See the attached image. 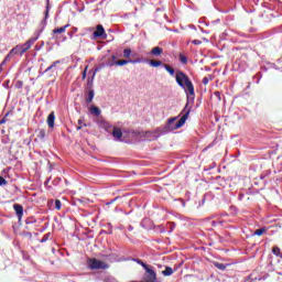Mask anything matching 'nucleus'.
<instances>
[{
    "instance_id": "1",
    "label": "nucleus",
    "mask_w": 282,
    "mask_h": 282,
    "mask_svg": "<svg viewBox=\"0 0 282 282\" xmlns=\"http://www.w3.org/2000/svg\"><path fill=\"white\" fill-rule=\"evenodd\" d=\"M176 83L183 89H186L189 96H195V87L193 86V82L184 74L183 72L176 73Z\"/></svg>"
},
{
    "instance_id": "2",
    "label": "nucleus",
    "mask_w": 282,
    "mask_h": 282,
    "mask_svg": "<svg viewBox=\"0 0 282 282\" xmlns=\"http://www.w3.org/2000/svg\"><path fill=\"white\" fill-rule=\"evenodd\" d=\"M191 113V110H187L185 115L173 126V122L177 120V117L170 118L167 120V124L170 129L175 130V129H181V127H184L186 124V120H188V115Z\"/></svg>"
},
{
    "instance_id": "3",
    "label": "nucleus",
    "mask_w": 282,
    "mask_h": 282,
    "mask_svg": "<svg viewBox=\"0 0 282 282\" xmlns=\"http://www.w3.org/2000/svg\"><path fill=\"white\" fill-rule=\"evenodd\" d=\"M88 268L90 270H108L109 264L101 260L93 258L88 260Z\"/></svg>"
},
{
    "instance_id": "4",
    "label": "nucleus",
    "mask_w": 282,
    "mask_h": 282,
    "mask_svg": "<svg viewBox=\"0 0 282 282\" xmlns=\"http://www.w3.org/2000/svg\"><path fill=\"white\" fill-rule=\"evenodd\" d=\"M17 54L21 55V45H17L15 47H13L9 54L4 57L3 62L0 65V72L3 70V65H6V63H9V61H12V57Z\"/></svg>"
},
{
    "instance_id": "5",
    "label": "nucleus",
    "mask_w": 282,
    "mask_h": 282,
    "mask_svg": "<svg viewBox=\"0 0 282 282\" xmlns=\"http://www.w3.org/2000/svg\"><path fill=\"white\" fill-rule=\"evenodd\" d=\"M39 36H41V33H37L36 36L31 37L28 42H25L24 44L20 45V56H23L24 52H26L28 50H30V47H32V45H34V43H36V41H39Z\"/></svg>"
},
{
    "instance_id": "6",
    "label": "nucleus",
    "mask_w": 282,
    "mask_h": 282,
    "mask_svg": "<svg viewBox=\"0 0 282 282\" xmlns=\"http://www.w3.org/2000/svg\"><path fill=\"white\" fill-rule=\"evenodd\" d=\"M39 36H41V33H37L36 36L31 37L28 42H25L24 44L20 45V56H23L24 52H26L28 50H30V47H32V45H34V43H36V41H39Z\"/></svg>"
},
{
    "instance_id": "7",
    "label": "nucleus",
    "mask_w": 282,
    "mask_h": 282,
    "mask_svg": "<svg viewBox=\"0 0 282 282\" xmlns=\"http://www.w3.org/2000/svg\"><path fill=\"white\" fill-rule=\"evenodd\" d=\"M39 36H41V33H37L36 36L31 37L28 42H25L24 44L20 45V56H23L24 52H26L28 50H30V47H32V45H34V43H36V41H39Z\"/></svg>"
},
{
    "instance_id": "8",
    "label": "nucleus",
    "mask_w": 282,
    "mask_h": 282,
    "mask_svg": "<svg viewBox=\"0 0 282 282\" xmlns=\"http://www.w3.org/2000/svg\"><path fill=\"white\" fill-rule=\"evenodd\" d=\"M147 275L144 282H158V274L153 270V267H148L145 269Z\"/></svg>"
},
{
    "instance_id": "9",
    "label": "nucleus",
    "mask_w": 282,
    "mask_h": 282,
    "mask_svg": "<svg viewBox=\"0 0 282 282\" xmlns=\"http://www.w3.org/2000/svg\"><path fill=\"white\" fill-rule=\"evenodd\" d=\"M94 39H107V33L102 24H98L96 31L93 33Z\"/></svg>"
},
{
    "instance_id": "10",
    "label": "nucleus",
    "mask_w": 282,
    "mask_h": 282,
    "mask_svg": "<svg viewBox=\"0 0 282 282\" xmlns=\"http://www.w3.org/2000/svg\"><path fill=\"white\" fill-rule=\"evenodd\" d=\"M150 67H163V69H166L167 72H173V68H171V66L165 65L162 63V61H155V59H151L149 62Z\"/></svg>"
},
{
    "instance_id": "11",
    "label": "nucleus",
    "mask_w": 282,
    "mask_h": 282,
    "mask_svg": "<svg viewBox=\"0 0 282 282\" xmlns=\"http://www.w3.org/2000/svg\"><path fill=\"white\" fill-rule=\"evenodd\" d=\"M13 209L15 212V215H17L19 221H21V219H23V205L14 204Z\"/></svg>"
},
{
    "instance_id": "12",
    "label": "nucleus",
    "mask_w": 282,
    "mask_h": 282,
    "mask_svg": "<svg viewBox=\"0 0 282 282\" xmlns=\"http://www.w3.org/2000/svg\"><path fill=\"white\" fill-rule=\"evenodd\" d=\"M112 138H115L116 140H122V130L115 127L112 129Z\"/></svg>"
},
{
    "instance_id": "13",
    "label": "nucleus",
    "mask_w": 282,
    "mask_h": 282,
    "mask_svg": "<svg viewBox=\"0 0 282 282\" xmlns=\"http://www.w3.org/2000/svg\"><path fill=\"white\" fill-rule=\"evenodd\" d=\"M151 54L152 56H162V54H164V50L160 46H155L151 50Z\"/></svg>"
},
{
    "instance_id": "14",
    "label": "nucleus",
    "mask_w": 282,
    "mask_h": 282,
    "mask_svg": "<svg viewBox=\"0 0 282 282\" xmlns=\"http://www.w3.org/2000/svg\"><path fill=\"white\" fill-rule=\"evenodd\" d=\"M129 63H140V61H127V59H121V61H116L113 62V65H117L119 67H122V65H129Z\"/></svg>"
},
{
    "instance_id": "15",
    "label": "nucleus",
    "mask_w": 282,
    "mask_h": 282,
    "mask_svg": "<svg viewBox=\"0 0 282 282\" xmlns=\"http://www.w3.org/2000/svg\"><path fill=\"white\" fill-rule=\"evenodd\" d=\"M56 120V116L54 115V112H51L47 117V124L51 129H54V122Z\"/></svg>"
},
{
    "instance_id": "16",
    "label": "nucleus",
    "mask_w": 282,
    "mask_h": 282,
    "mask_svg": "<svg viewBox=\"0 0 282 282\" xmlns=\"http://www.w3.org/2000/svg\"><path fill=\"white\" fill-rule=\"evenodd\" d=\"M94 96H95L94 89H88V96L86 98L87 105L94 102Z\"/></svg>"
},
{
    "instance_id": "17",
    "label": "nucleus",
    "mask_w": 282,
    "mask_h": 282,
    "mask_svg": "<svg viewBox=\"0 0 282 282\" xmlns=\"http://www.w3.org/2000/svg\"><path fill=\"white\" fill-rule=\"evenodd\" d=\"M68 26H69V24H66L64 26L55 29V30H53V34H63V32H65V30H67Z\"/></svg>"
},
{
    "instance_id": "18",
    "label": "nucleus",
    "mask_w": 282,
    "mask_h": 282,
    "mask_svg": "<svg viewBox=\"0 0 282 282\" xmlns=\"http://www.w3.org/2000/svg\"><path fill=\"white\" fill-rule=\"evenodd\" d=\"M89 111L90 113H93V116H100V108H98L97 106H91Z\"/></svg>"
},
{
    "instance_id": "19",
    "label": "nucleus",
    "mask_w": 282,
    "mask_h": 282,
    "mask_svg": "<svg viewBox=\"0 0 282 282\" xmlns=\"http://www.w3.org/2000/svg\"><path fill=\"white\" fill-rule=\"evenodd\" d=\"M230 264H224L221 262H214V268H217V270H221L223 272L226 270V267Z\"/></svg>"
},
{
    "instance_id": "20",
    "label": "nucleus",
    "mask_w": 282,
    "mask_h": 282,
    "mask_svg": "<svg viewBox=\"0 0 282 282\" xmlns=\"http://www.w3.org/2000/svg\"><path fill=\"white\" fill-rule=\"evenodd\" d=\"M272 252H273V254H274L275 257H280V259H281L282 253H281V248H279V246H273V247H272Z\"/></svg>"
},
{
    "instance_id": "21",
    "label": "nucleus",
    "mask_w": 282,
    "mask_h": 282,
    "mask_svg": "<svg viewBox=\"0 0 282 282\" xmlns=\"http://www.w3.org/2000/svg\"><path fill=\"white\" fill-rule=\"evenodd\" d=\"M96 76V73H94L93 75H91V77L90 78H88V80H87V89L89 90V89H91V87H94V77Z\"/></svg>"
},
{
    "instance_id": "22",
    "label": "nucleus",
    "mask_w": 282,
    "mask_h": 282,
    "mask_svg": "<svg viewBox=\"0 0 282 282\" xmlns=\"http://www.w3.org/2000/svg\"><path fill=\"white\" fill-rule=\"evenodd\" d=\"M163 276H171L173 274V268L166 267L164 271H162Z\"/></svg>"
},
{
    "instance_id": "23",
    "label": "nucleus",
    "mask_w": 282,
    "mask_h": 282,
    "mask_svg": "<svg viewBox=\"0 0 282 282\" xmlns=\"http://www.w3.org/2000/svg\"><path fill=\"white\" fill-rule=\"evenodd\" d=\"M25 224H26L25 229H26V230H30V225H31V224H36V219H34V218H32V217L26 218Z\"/></svg>"
},
{
    "instance_id": "24",
    "label": "nucleus",
    "mask_w": 282,
    "mask_h": 282,
    "mask_svg": "<svg viewBox=\"0 0 282 282\" xmlns=\"http://www.w3.org/2000/svg\"><path fill=\"white\" fill-rule=\"evenodd\" d=\"M178 59L183 63V65H186V63H188V57H186L184 53H180Z\"/></svg>"
},
{
    "instance_id": "25",
    "label": "nucleus",
    "mask_w": 282,
    "mask_h": 282,
    "mask_svg": "<svg viewBox=\"0 0 282 282\" xmlns=\"http://www.w3.org/2000/svg\"><path fill=\"white\" fill-rule=\"evenodd\" d=\"M134 262L138 263V265H142L144 268V270L150 268V265L144 263V261H142L141 259H134Z\"/></svg>"
},
{
    "instance_id": "26",
    "label": "nucleus",
    "mask_w": 282,
    "mask_h": 282,
    "mask_svg": "<svg viewBox=\"0 0 282 282\" xmlns=\"http://www.w3.org/2000/svg\"><path fill=\"white\" fill-rule=\"evenodd\" d=\"M264 232H267V229L260 228V229H257L253 235H257V237H261V235H264Z\"/></svg>"
},
{
    "instance_id": "27",
    "label": "nucleus",
    "mask_w": 282,
    "mask_h": 282,
    "mask_svg": "<svg viewBox=\"0 0 282 282\" xmlns=\"http://www.w3.org/2000/svg\"><path fill=\"white\" fill-rule=\"evenodd\" d=\"M50 237H52V234H46L43 236V238L41 239V243H45V241H50Z\"/></svg>"
},
{
    "instance_id": "28",
    "label": "nucleus",
    "mask_w": 282,
    "mask_h": 282,
    "mask_svg": "<svg viewBox=\"0 0 282 282\" xmlns=\"http://www.w3.org/2000/svg\"><path fill=\"white\" fill-rule=\"evenodd\" d=\"M58 63H61L59 61H56L55 63H53L51 66H48L45 72H50L52 69H55L56 68V65H58Z\"/></svg>"
},
{
    "instance_id": "29",
    "label": "nucleus",
    "mask_w": 282,
    "mask_h": 282,
    "mask_svg": "<svg viewBox=\"0 0 282 282\" xmlns=\"http://www.w3.org/2000/svg\"><path fill=\"white\" fill-rule=\"evenodd\" d=\"M129 56H131V48L123 50V57L129 58Z\"/></svg>"
},
{
    "instance_id": "30",
    "label": "nucleus",
    "mask_w": 282,
    "mask_h": 282,
    "mask_svg": "<svg viewBox=\"0 0 282 282\" xmlns=\"http://www.w3.org/2000/svg\"><path fill=\"white\" fill-rule=\"evenodd\" d=\"M104 129L106 131H111V124L109 122H104Z\"/></svg>"
},
{
    "instance_id": "31",
    "label": "nucleus",
    "mask_w": 282,
    "mask_h": 282,
    "mask_svg": "<svg viewBox=\"0 0 282 282\" xmlns=\"http://www.w3.org/2000/svg\"><path fill=\"white\" fill-rule=\"evenodd\" d=\"M61 207H62L61 200L56 199V200H55V209H56V210H61Z\"/></svg>"
},
{
    "instance_id": "32",
    "label": "nucleus",
    "mask_w": 282,
    "mask_h": 282,
    "mask_svg": "<svg viewBox=\"0 0 282 282\" xmlns=\"http://www.w3.org/2000/svg\"><path fill=\"white\" fill-rule=\"evenodd\" d=\"M210 80H213L212 77H204L203 78V85H208V83H210Z\"/></svg>"
},
{
    "instance_id": "33",
    "label": "nucleus",
    "mask_w": 282,
    "mask_h": 282,
    "mask_svg": "<svg viewBox=\"0 0 282 282\" xmlns=\"http://www.w3.org/2000/svg\"><path fill=\"white\" fill-rule=\"evenodd\" d=\"M15 88H17V89H23V83H22L21 80H18V82L15 83Z\"/></svg>"
},
{
    "instance_id": "34",
    "label": "nucleus",
    "mask_w": 282,
    "mask_h": 282,
    "mask_svg": "<svg viewBox=\"0 0 282 282\" xmlns=\"http://www.w3.org/2000/svg\"><path fill=\"white\" fill-rule=\"evenodd\" d=\"M8 184V181L3 178V176L0 175V186H6Z\"/></svg>"
},
{
    "instance_id": "35",
    "label": "nucleus",
    "mask_w": 282,
    "mask_h": 282,
    "mask_svg": "<svg viewBox=\"0 0 282 282\" xmlns=\"http://www.w3.org/2000/svg\"><path fill=\"white\" fill-rule=\"evenodd\" d=\"M37 138H41V139L45 138V130H40Z\"/></svg>"
},
{
    "instance_id": "36",
    "label": "nucleus",
    "mask_w": 282,
    "mask_h": 282,
    "mask_svg": "<svg viewBox=\"0 0 282 282\" xmlns=\"http://www.w3.org/2000/svg\"><path fill=\"white\" fill-rule=\"evenodd\" d=\"M6 118H8V113L0 120V124H6V122H8Z\"/></svg>"
},
{
    "instance_id": "37",
    "label": "nucleus",
    "mask_w": 282,
    "mask_h": 282,
    "mask_svg": "<svg viewBox=\"0 0 282 282\" xmlns=\"http://www.w3.org/2000/svg\"><path fill=\"white\" fill-rule=\"evenodd\" d=\"M24 237H29L30 239H32V232L30 231H23Z\"/></svg>"
},
{
    "instance_id": "38",
    "label": "nucleus",
    "mask_w": 282,
    "mask_h": 282,
    "mask_svg": "<svg viewBox=\"0 0 282 282\" xmlns=\"http://www.w3.org/2000/svg\"><path fill=\"white\" fill-rule=\"evenodd\" d=\"M193 44H194V45H202V41H199V40H194V41H193Z\"/></svg>"
},
{
    "instance_id": "39",
    "label": "nucleus",
    "mask_w": 282,
    "mask_h": 282,
    "mask_svg": "<svg viewBox=\"0 0 282 282\" xmlns=\"http://www.w3.org/2000/svg\"><path fill=\"white\" fill-rule=\"evenodd\" d=\"M47 17H50V7L46 8L45 19H47Z\"/></svg>"
},
{
    "instance_id": "40",
    "label": "nucleus",
    "mask_w": 282,
    "mask_h": 282,
    "mask_svg": "<svg viewBox=\"0 0 282 282\" xmlns=\"http://www.w3.org/2000/svg\"><path fill=\"white\" fill-rule=\"evenodd\" d=\"M82 78H83V80H85V78H87V72H83Z\"/></svg>"
},
{
    "instance_id": "41",
    "label": "nucleus",
    "mask_w": 282,
    "mask_h": 282,
    "mask_svg": "<svg viewBox=\"0 0 282 282\" xmlns=\"http://www.w3.org/2000/svg\"><path fill=\"white\" fill-rule=\"evenodd\" d=\"M43 32V29L41 31L35 32V36H39V33L41 34Z\"/></svg>"
},
{
    "instance_id": "42",
    "label": "nucleus",
    "mask_w": 282,
    "mask_h": 282,
    "mask_svg": "<svg viewBox=\"0 0 282 282\" xmlns=\"http://www.w3.org/2000/svg\"><path fill=\"white\" fill-rule=\"evenodd\" d=\"M77 122H78V124L80 126V124H83L84 121H83V119H78Z\"/></svg>"
},
{
    "instance_id": "43",
    "label": "nucleus",
    "mask_w": 282,
    "mask_h": 282,
    "mask_svg": "<svg viewBox=\"0 0 282 282\" xmlns=\"http://www.w3.org/2000/svg\"><path fill=\"white\" fill-rule=\"evenodd\" d=\"M80 129H83V126L77 127V131H80Z\"/></svg>"
},
{
    "instance_id": "44",
    "label": "nucleus",
    "mask_w": 282,
    "mask_h": 282,
    "mask_svg": "<svg viewBox=\"0 0 282 282\" xmlns=\"http://www.w3.org/2000/svg\"><path fill=\"white\" fill-rule=\"evenodd\" d=\"M239 199H243V194H240V195H239Z\"/></svg>"
},
{
    "instance_id": "45",
    "label": "nucleus",
    "mask_w": 282,
    "mask_h": 282,
    "mask_svg": "<svg viewBox=\"0 0 282 282\" xmlns=\"http://www.w3.org/2000/svg\"><path fill=\"white\" fill-rule=\"evenodd\" d=\"M215 96H219V91H216V93H215Z\"/></svg>"
},
{
    "instance_id": "46",
    "label": "nucleus",
    "mask_w": 282,
    "mask_h": 282,
    "mask_svg": "<svg viewBox=\"0 0 282 282\" xmlns=\"http://www.w3.org/2000/svg\"><path fill=\"white\" fill-rule=\"evenodd\" d=\"M116 199H118V197H116L115 199H112L111 203L116 202Z\"/></svg>"
},
{
    "instance_id": "47",
    "label": "nucleus",
    "mask_w": 282,
    "mask_h": 282,
    "mask_svg": "<svg viewBox=\"0 0 282 282\" xmlns=\"http://www.w3.org/2000/svg\"><path fill=\"white\" fill-rule=\"evenodd\" d=\"M84 72H87V66L84 68Z\"/></svg>"
},
{
    "instance_id": "48",
    "label": "nucleus",
    "mask_w": 282,
    "mask_h": 282,
    "mask_svg": "<svg viewBox=\"0 0 282 282\" xmlns=\"http://www.w3.org/2000/svg\"><path fill=\"white\" fill-rule=\"evenodd\" d=\"M247 281H250V276L247 278Z\"/></svg>"
},
{
    "instance_id": "49",
    "label": "nucleus",
    "mask_w": 282,
    "mask_h": 282,
    "mask_svg": "<svg viewBox=\"0 0 282 282\" xmlns=\"http://www.w3.org/2000/svg\"><path fill=\"white\" fill-rule=\"evenodd\" d=\"M170 74H175L174 72H170Z\"/></svg>"
},
{
    "instance_id": "50",
    "label": "nucleus",
    "mask_w": 282,
    "mask_h": 282,
    "mask_svg": "<svg viewBox=\"0 0 282 282\" xmlns=\"http://www.w3.org/2000/svg\"><path fill=\"white\" fill-rule=\"evenodd\" d=\"M84 127H87V124H86V123H84Z\"/></svg>"
}]
</instances>
